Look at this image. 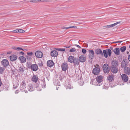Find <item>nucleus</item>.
Returning a JSON list of instances; mask_svg holds the SVG:
<instances>
[{
	"label": "nucleus",
	"instance_id": "obj_50",
	"mask_svg": "<svg viewBox=\"0 0 130 130\" xmlns=\"http://www.w3.org/2000/svg\"><path fill=\"white\" fill-rule=\"evenodd\" d=\"M59 76L60 77L59 78V80H60V81H61L62 80V77L60 75H59Z\"/></svg>",
	"mask_w": 130,
	"mask_h": 130
},
{
	"label": "nucleus",
	"instance_id": "obj_25",
	"mask_svg": "<svg viewBox=\"0 0 130 130\" xmlns=\"http://www.w3.org/2000/svg\"><path fill=\"white\" fill-rule=\"evenodd\" d=\"M75 58L74 56H70L68 58V61L69 62L71 63H73L74 61Z\"/></svg>",
	"mask_w": 130,
	"mask_h": 130
},
{
	"label": "nucleus",
	"instance_id": "obj_14",
	"mask_svg": "<svg viewBox=\"0 0 130 130\" xmlns=\"http://www.w3.org/2000/svg\"><path fill=\"white\" fill-rule=\"evenodd\" d=\"M31 67V70L35 71H36L38 69V66L36 64H32Z\"/></svg>",
	"mask_w": 130,
	"mask_h": 130
},
{
	"label": "nucleus",
	"instance_id": "obj_7",
	"mask_svg": "<svg viewBox=\"0 0 130 130\" xmlns=\"http://www.w3.org/2000/svg\"><path fill=\"white\" fill-rule=\"evenodd\" d=\"M1 64L4 67L6 68L9 64L8 61L7 59H4L1 61Z\"/></svg>",
	"mask_w": 130,
	"mask_h": 130
},
{
	"label": "nucleus",
	"instance_id": "obj_26",
	"mask_svg": "<svg viewBox=\"0 0 130 130\" xmlns=\"http://www.w3.org/2000/svg\"><path fill=\"white\" fill-rule=\"evenodd\" d=\"M25 70V67L23 66H21L19 67V72L21 73H23L24 71Z\"/></svg>",
	"mask_w": 130,
	"mask_h": 130
},
{
	"label": "nucleus",
	"instance_id": "obj_5",
	"mask_svg": "<svg viewBox=\"0 0 130 130\" xmlns=\"http://www.w3.org/2000/svg\"><path fill=\"white\" fill-rule=\"evenodd\" d=\"M103 70L105 73H108L109 72L110 69L108 64H104L102 67Z\"/></svg>",
	"mask_w": 130,
	"mask_h": 130
},
{
	"label": "nucleus",
	"instance_id": "obj_12",
	"mask_svg": "<svg viewBox=\"0 0 130 130\" xmlns=\"http://www.w3.org/2000/svg\"><path fill=\"white\" fill-rule=\"evenodd\" d=\"M128 63V61L127 59H124L121 63L122 67L125 68V67H126V66H127Z\"/></svg>",
	"mask_w": 130,
	"mask_h": 130
},
{
	"label": "nucleus",
	"instance_id": "obj_63",
	"mask_svg": "<svg viewBox=\"0 0 130 130\" xmlns=\"http://www.w3.org/2000/svg\"><path fill=\"white\" fill-rule=\"evenodd\" d=\"M127 83L128 84H130V81L129 80V81L127 82Z\"/></svg>",
	"mask_w": 130,
	"mask_h": 130
},
{
	"label": "nucleus",
	"instance_id": "obj_61",
	"mask_svg": "<svg viewBox=\"0 0 130 130\" xmlns=\"http://www.w3.org/2000/svg\"><path fill=\"white\" fill-rule=\"evenodd\" d=\"M110 50L111 49L112 50L113 49V47L112 46H111L110 47Z\"/></svg>",
	"mask_w": 130,
	"mask_h": 130
},
{
	"label": "nucleus",
	"instance_id": "obj_60",
	"mask_svg": "<svg viewBox=\"0 0 130 130\" xmlns=\"http://www.w3.org/2000/svg\"><path fill=\"white\" fill-rule=\"evenodd\" d=\"M70 47V46H64L63 47H66V48H69Z\"/></svg>",
	"mask_w": 130,
	"mask_h": 130
},
{
	"label": "nucleus",
	"instance_id": "obj_51",
	"mask_svg": "<svg viewBox=\"0 0 130 130\" xmlns=\"http://www.w3.org/2000/svg\"><path fill=\"white\" fill-rule=\"evenodd\" d=\"M122 42V41H119L114 42H113V43H119Z\"/></svg>",
	"mask_w": 130,
	"mask_h": 130
},
{
	"label": "nucleus",
	"instance_id": "obj_11",
	"mask_svg": "<svg viewBox=\"0 0 130 130\" xmlns=\"http://www.w3.org/2000/svg\"><path fill=\"white\" fill-rule=\"evenodd\" d=\"M61 67L62 71H66L68 68L67 63L65 62L63 63L61 65Z\"/></svg>",
	"mask_w": 130,
	"mask_h": 130
},
{
	"label": "nucleus",
	"instance_id": "obj_42",
	"mask_svg": "<svg viewBox=\"0 0 130 130\" xmlns=\"http://www.w3.org/2000/svg\"><path fill=\"white\" fill-rule=\"evenodd\" d=\"M26 84L25 81L24 80L21 83V85L26 86Z\"/></svg>",
	"mask_w": 130,
	"mask_h": 130
},
{
	"label": "nucleus",
	"instance_id": "obj_49",
	"mask_svg": "<svg viewBox=\"0 0 130 130\" xmlns=\"http://www.w3.org/2000/svg\"><path fill=\"white\" fill-rule=\"evenodd\" d=\"M20 54H21L22 55H24V53L22 51H21L19 53Z\"/></svg>",
	"mask_w": 130,
	"mask_h": 130
},
{
	"label": "nucleus",
	"instance_id": "obj_43",
	"mask_svg": "<svg viewBox=\"0 0 130 130\" xmlns=\"http://www.w3.org/2000/svg\"><path fill=\"white\" fill-rule=\"evenodd\" d=\"M19 32L20 33H24L25 32V31L22 29H19Z\"/></svg>",
	"mask_w": 130,
	"mask_h": 130
},
{
	"label": "nucleus",
	"instance_id": "obj_4",
	"mask_svg": "<svg viewBox=\"0 0 130 130\" xmlns=\"http://www.w3.org/2000/svg\"><path fill=\"white\" fill-rule=\"evenodd\" d=\"M94 67L95 68L93 69L92 73L94 75H98L100 72V66L99 64H96Z\"/></svg>",
	"mask_w": 130,
	"mask_h": 130
},
{
	"label": "nucleus",
	"instance_id": "obj_30",
	"mask_svg": "<svg viewBox=\"0 0 130 130\" xmlns=\"http://www.w3.org/2000/svg\"><path fill=\"white\" fill-rule=\"evenodd\" d=\"M13 88L14 89L16 88L19 86V84L18 82H15L13 83Z\"/></svg>",
	"mask_w": 130,
	"mask_h": 130
},
{
	"label": "nucleus",
	"instance_id": "obj_23",
	"mask_svg": "<svg viewBox=\"0 0 130 130\" xmlns=\"http://www.w3.org/2000/svg\"><path fill=\"white\" fill-rule=\"evenodd\" d=\"M17 56L16 55H13L10 56V59L12 61H13L16 60L17 58Z\"/></svg>",
	"mask_w": 130,
	"mask_h": 130
},
{
	"label": "nucleus",
	"instance_id": "obj_2",
	"mask_svg": "<svg viewBox=\"0 0 130 130\" xmlns=\"http://www.w3.org/2000/svg\"><path fill=\"white\" fill-rule=\"evenodd\" d=\"M103 55H102V56L103 57L104 56L105 58H107L108 57V55L109 56H111V51L110 49H107L106 50H104L103 51Z\"/></svg>",
	"mask_w": 130,
	"mask_h": 130
},
{
	"label": "nucleus",
	"instance_id": "obj_45",
	"mask_svg": "<svg viewBox=\"0 0 130 130\" xmlns=\"http://www.w3.org/2000/svg\"><path fill=\"white\" fill-rule=\"evenodd\" d=\"M4 70L5 69H3L2 67H0V73L3 72Z\"/></svg>",
	"mask_w": 130,
	"mask_h": 130
},
{
	"label": "nucleus",
	"instance_id": "obj_41",
	"mask_svg": "<svg viewBox=\"0 0 130 130\" xmlns=\"http://www.w3.org/2000/svg\"><path fill=\"white\" fill-rule=\"evenodd\" d=\"M87 52V51L86 50L84 49L83 48L82 50V52L84 54H85L86 52Z\"/></svg>",
	"mask_w": 130,
	"mask_h": 130
},
{
	"label": "nucleus",
	"instance_id": "obj_55",
	"mask_svg": "<svg viewBox=\"0 0 130 130\" xmlns=\"http://www.w3.org/2000/svg\"><path fill=\"white\" fill-rule=\"evenodd\" d=\"M17 49H18V50H23V48H21V47H17Z\"/></svg>",
	"mask_w": 130,
	"mask_h": 130
},
{
	"label": "nucleus",
	"instance_id": "obj_10",
	"mask_svg": "<svg viewBox=\"0 0 130 130\" xmlns=\"http://www.w3.org/2000/svg\"><path fill=\"white\" fill-rule=\"evenodd\" d=\"M35 55L38 58H41L43 56V53L40 51H38L35 53Z\"/></svg>",
	"mask_w": 130,
	"mask_h": 130
},
{
	"label": "nucleus",
	"instance_id": "obj_59",
	"mask_svg": "<svg viewBox=\"0 0 130 130\" xmlns=\"http://www.w3.org/2000/svg\"><path fill=\"white\" fill-rule=\"evenodd\" d=\"M2 84V82L1 81V79H0V86H1Z\"/></svg>",
	"mask_w": 130,
	"mask_h": 130
},
{
	"label": "nucleus",
	"instance_id": "obj_46",
	"mask_svg": "<svg viewBox=\"0 0 130 130\" xmlns=\"http://www.w3.org/2000/svg\"><path fill=\"white\" fill-rule=\"evenodd\" d=\"M49 1L48 0H39V1H40L41 2H49Z\"/></svg>",
	"mask_w": 130,
	"mask_h": 130
},
{
	"label": "nucleus",
	"instance_id": "obj_56",
	"mask_svg": "<svg viewBox=\"0 0 130 130\" xmlns=\"http://www.w3.org/2000/svg\"><path fill=\"white\" fill-rule=\"evenodd\" d=\"M128 59L129 61L130 62V55H129L128 56Z\"/></svg>",
	"mask_w": 130,
	"mask_h": 130
},
{
	"label": "nucleus",
	"instance_id": "obj_15",
	"mask_svg": "<svg viewBox=\"0 0 130 130\" xmlns=\"http://www.w3.org/2000/svg\"><path fill=\"white\" fill-rule=\"evenodd\" d=\"M122 79V80L125 82H126L128 79V76L125 74H122L121 76Z\"/></svg>",
	"mask_w": 130,
	"mask_h": 130
},
{
	"label": "nucleus",
	"instance_id": "obj_13",
	"mask_svg": "<svg viewBox=\"0 0 130 130\" xmlns=\"http://www.w3.org/2000/svg\"><path fill=\"white\" fill-rule=\"evenodd\" d=\"M89 58L90 59L92 60L94 57V52L93 50H89Z\"/></svg>",
	"mask_w": 130,
	"mask_h": 130
},
{
	"label": "nucleus",
	"instance_id": "obj_62",
	"mask_svg": "<svg viewBox=\"0 0 130 130\" xmlns=\"http://www.w3.org/2000/svg\"><path fill=\"white\" fill-rule=\"evenodd\" d=\"M24 91H25V92L26 93H27V92H28V91H27V90H24Z\"/></svg>",
	"mask_w": 130,
	"mask_h": 130
},
{
	"label": "nucleus",
	"instance_id": "obj_39",
	"mask_svg": "<svg viewBox=\"0 0 130 130\" xmlns=\"http://www.w3.org/2000/svg\"><path fill=\"white\" fill-rule=\"evenodd\" d=\"M39 0H31L30 1V2H32L34 3H37L39 2Z\"/></svg>",
	"mask_w": 130,
	"mask_h": 130
},
{
	"label": "nucleus",
	"instance_id": "obj_36",
	"mask_svg": "<svg viewBox=\"0 0 130 130\" xmlns=\"http://www.w3.org/2000/svg\"><path fill=\"white\" fill-rule=\"evenodd\" d=\"M73 87L71 86V85L69 84H68V85H67V87L66 89H71L73 88Z\"/></svg>",
	"mask_w": 130,
	"mask_h": 130
},
{
	"label": "nucleus",
	"instance_id": "obj_22",
	"mask_svg": "<svg viewBox=\"0 0 130 130\" xmlns=\"http://www.w3.org/2000/svg\"><path fill=\"white\" fill-rule=\"evenodd\" d=\"M34 82L36 83L38 80V77L37 75L33 74L31 79Z\"/></svg>",
	"mask_w": 130,
	"mask_h": 130
},
{
	"label": "nucleus",
	"instance_id": "obj_31",
	"mask_svg": "<svg viewBox=\"0 0 130 130\" xmlns=\"http://www.w3.org/2000/svg\"><path fill=\"white\" fill-rule=\"evenodd\" d=\"M26 88V86H25L21 85L20 87V90L21 91L23 92L25 90Z\"/></svg>",
	"mask_w": 130,
	"mask_h": 130
},
{
	"label": "nucleus",
	"instance_id": "obj_9",
	"mask_svg": "<svg viewBox=\"0 0 130 130\" xmlns=\"http://www.w3.org/2000/svg\"><path fill=\"white\" fill-rule=\"evenodd\" d=\"M107 79L109 82V84L110 85L111 87L114 86V85H112V81L113 80V76L112 75H109L107 77Z\"/></svg>",
	"mask_w": 130,
	"mask_h": 130
},
{
	"label": "nucleus",
	"instance_id": "obj_16",
	"mask_svg": "<svg viewBox=\"0 0 130 130\" xmlns=\"http://www.w3.org/2000/svg\"><path fill=\"white\" fill-rule=\"evenodd\" d=\"M78 59L80 62H84L86 60V57L84 55L80 56L79 57Z\"/></svg>",
	"mask_w": 130,
	"mask_h": 130
},
{
	"label": "nucleus",
	"instance_id": "obj_44",
	"mask_svg": "<svg viewBox=\"0 0 130 130\" xmlns=\"http://www.w3.org/2000/svg\"><path fill=\"white\" fill-rule=\"evenodd\" d=\"M81 80L82 81H80V80L79 81L78 80V83H79V85H82L83 84V82L82 80Z\"/></svg>",
	"mask_w": 130,
	"mask_h": 130
},
{
	"label": "nucleus",
	"instance_id": "obj_38",
	"mask_svg": "<svg viewBox=\"0 0 130 130\" xmlns=\"http://www.w3.org/2000/svg\"><path fill=\"white\" fill-rule=\"evenodd\" d=\"M76 49L74 48H72L70 50L69 52H75L76 51Z\"/></svg>",
	"mask_w": 130,
	"mask_h": 130
},
{
	"label": "nucleus",
	"instance_id": "obj_57",
	"mask_svg": "<svg viewBox=\"0 0 130 130\" xmlns=\"http://www.w3.org/2000/svg\"><path fill=\"white\" fill-rule=\"evenodd\" d=\"M23 51L25 52L28 51V50L26 49H23Z\"/></svg>",
	"mask_w": 130,
	"mask_h": 130
},
{
	"label": "nucleus",
	"instance_id": "obj_6",
	"mask_svg": "<svg viewBox=\"0 0 130 130\" xmlns=\"http://www.w3.org/2000/svg\"><path fill=\"white\" fill-rule=\"evenodd\" d=\"M27 55H26L25 57L27 60H31L32 59V56L34 55V53L32 52H28L27 53Z\"/></svg>",
	"mask_w": 130,
	"mask_h": 130
},
{
	"label": "nucleus",
	"instance_id": "obj_18",
	"mask_svg": "<svg viewBox=\"0 0 130 130\" xmlns=\"http://www.w3.org/2000/svg\"><path fill=\"white\" fill-rule=\"evenodd\" d=\"M51 56L53 57H56L58 55L57 52L55 50H53L51 52Z\"/></svg>",
	"mask_w": 130,
	"mask_h": 130
},
{
	"label": "nucleus",
	"instance_id": "obj_19",
	"mask_svg": "<svg viewBox=\"0 0 130 130\" xmlns=\"http://www.w3.org/2000/svg\"><path fill=\"white\" fill-rule=\"evenodd\" d=\"M95 52L96 54L98 55H103V52L102 50L98 48L95 50Z\"/></svg>",
	"mask_w": 130,
	"mask_h": 130
},
{
	"label": "nucleus",
	"instance_id": "obj_21",
	"mask_svg": "<svg viewBox=\"0 0 130 130\" xmlns=\"http://www.w3.org/2000/svg\"><path fill=\"white\" fill-rule=\"evenodd\" d=\"M124 71L125 73L129 75L130 74V68L127 67H125L124 69Z\"/></svg>",
	"mask_w": 130,
	"mask_h": 130
},
{
	"label": "nucleus",
	"instance_id": "obj_1",
	"mask_svg": "<svg viewBox=\"0 0 130 130\" xmlns=\"http://www.w3.org/2000/svg\"><path fill=\"white\" fill-rule=\"evenodd\" d=\"M111 64L110 68L111 72L113 73H117L118 71V67L119 64L118 61L116 60H113L111 63Z\"/></svg>",
	"mask_w": 130,
	"mask_h": 130
},
{
	"label": "nucleus",
	"instance_id": "obj_28",
	"mask_svg": "<svg viewBox=\"0 0 130 130\" xmlns=\"http://www.w3.org/2000/svg\"><path fill=\"white\" fill-rule=\"evenodd\" d=\"M28 90L30 91H32L34 90V88L32 85V84H30L28 85Z\"/></svg>",
	"mask_w": 130,
	"mask_h": 130
},
{
	"label": "nucleus",
	"instance_id": "obj_34",
	"mask_svg": "<svg viewBox=\"0 0 130 130\" xmlns=\"http://www.w3.org/2000/svg\"><path fill=\"white\" fill-rule=\"evenodd\" d=\"M27 67L29 69H30L31 66V63L30 62H27Z\"/></svg>",
	"mask_w": 130,
	"mask_h": 130
},
{
	"label": "nucleus",
	"instance_id": "obj_3",
	"mask_svg": "<svg viewBox=\"0 0 130 130\" xmlns=\"http://www.w3.org/2000/svg\"><path fill=\"white\" fill-rule=\"evenodd\" d=\"M103 80V77L102 75L98 76L96 78V82L94 85L96 86H100L102 84L101 83Z\"/></svg>",
	"mask_w": 130,
	"mask_h": 130
},
{
	"label": "nucleus",
	"instance_id": "obj_40",
	"mask_svg": "<svg viewBox=\"0 0 130 130\" xmlns=\"http://www.w3.org/2000/svg\"><path fill=\"white\" fill-rule=\"evenodd\" d=\"M39 67H42L43 66V64L42 61L39 62L38 64Z\"/></svg>",
	"mask_w": 130,
	"mask_h": 130
},
{
	"label": "nucleus",
	"instance_id": "obj_54",
	"mask_svg": "<svg viewBox=\"0 0 130 130\" xmlns=\"http://www.w3.org/2000/svg\"><path fill=\"white\" fill-rule=\"evenodd\" d=\"M74 45L75 46H77V47H78V48H81V47L80 46H79V45H78L75 44Z\"/></svg>",
	"mask_w": 130,
	"mask_h": 130
},
{
	"label": "nucleus",
	"instance_id": "obj_33",
	"mask_svg": "<svg viewBox=\"0 0 130 130\" xmlns=\"http://www.w3.org/2000/svg\"><path fill=\"white\" fill-rule=\"evenodd\" d=\"M120 22H116L113 24L110 25V27H114V26H116V25L120 23Z\"/></svg>",
	"mask_w": 130,
	"mask_h": 130
},
{
	"label": "nucleus",
	"instance_id": "obj_32",
	"mask_svg": "<svg viewBox=\"0 0 130 130\" xmlns=\"http://www.w3.org/2000/svg\"><path fill=\"white\" fill-rule=\"evenodd\" d=\"M126 49V46H123L120 48V51L121 52L123 53L125 51Z\"/></svg>",
	"mask_w": 130,
	"mask_h": 130
},
{
	"label": "nucleus",
	"instance_id": "obj_47",
	"mask_svg": "<svg viewBox=\"0 0 130 130\" xmlns=\"http://www.w3.org/2000/svg\"><path fill=\"white\" fill-rule=\"evenodd\" d=\"M19 29H16L13 31V32L14 33H17L19 32Z\"/></svg>",
	"mask_w": 130,
	"mask_h": 130
},
{
	"label": "nucleus",
	"instance_id": "obj_58",
	"mask_svg": "<svg viewBox=\"0 0 130 130\" xmlns=\"http://www.w3.org/2000/svg\"><path fill=\"white\" fill-rule=\"evenodd\" d=\"M12 53V52L11 51H9V52H8L7 53L8 54H10L11 53Z\"/></svg>",
	"mask_w": 130,
	"mask_h": 130
},
{
	"label": "nucleus",
	"instance_id": "obj_37",
	"mask_svg": "<svg viewBox=\"0 0 130 130\" xmlns=\"http://www.w3.org/2000/svg\"><path fill=\"white\" fill-rule=\"evenodd\" d=\"M42 81L43 83V85L42 84V85L43 86V88H44L46 87V84L45 83V81L44 79Z\"/></svg>",
	"mask_w": 130,
	"mask_h": 130
},
{
	"label": "nucleus",
	"instance_id": "obj_8",
	"mask_svg": "<svg viewBox=\"0 0 130 130\" xmlns=\"http://www.w3.org/2000/svg\"><path fill=\"white\" fill-rule=\"evenodd\" d=\"M35 86L37 89V90L38 91H41L42 88H43V86L42 85V84L40 85V83L39 82H38L37 83L35 84Z\"/></svg>",
	"mask_w": 130,
	"mask_h": 130
},
{
	"label": "nucleus",
	"instance_id": "obj_52",
	"mask_svg": "<svg viewBox=\"0 0 130 130\" xmlns=\"http://www.w3.org/2000/svg\"><path fill=\"white\" fill-rule=\"evenodd\" d=\"M19 92V90H17L15 91V93L16 94L18 93Z\"/></svg>",
	"mask_w": 130,
	"mask_h": 130
},
{
	"label": "nucleus",
	"instance_id": "obj_29",
	"mask_svg": "<svg viewBox=\"0 0 130 130\" xmlns=\"http://www.w3.org/2000/svg\"><path fill=\"white\" fill-rule=\"evenodd\" d=\"M77 28V27L76 26H70L69 27H62V29H67L68 28Z\"/></svg>",
	"mask_w": 130,
	"mask_h": 130
},
{
	"label": "nucleus",
	"instance_id": "obj_27",
	"mask_svg": "<svg viewBox=\"0 0 130 130\" xmlns=\"http://www.w3.org/2000/svg\"><path fill=\"white\" fill-rule=\"evenodd\" d=\"M79 59L78 58H75L74 61L73 63L74 65H76L77 66L79 64Z\"/></svg>",
	"mask_w": 130,
	"mask_h": 130
},
{
	"label": "nucleus",
	"instance_id": "obj_64",
	"mask_svg": "<svg viewBox=\"0 0 130 130\" xmlns=\"http://www.w3.org/2000/svg\"><path fill=\"white\" fill-rule=\"evenodd\" d=\"M11 71H12V72L13 73V74H14V72H15V71H14V70H11Z\"/></svg>",
	"mask_w": 130,
	"mask_h": 130
},
{
	"label": "nucleus",
	"instance_id": "obj_24",
	"mask_svg": "<svg viewBox=\"0 0 130 130\" xmlns=\"http://www.w3.org/2000/svg\"><path fill=\"white\" fill-rule=\"evenodd\" d=\"M113 51L116 55H118L120 54V49L119 48H116Z\"/></svg>",
	"mask_w": 130,
	"mask_h": 130
},
{
	"label": "nucleus",
	"instance_id": "obj_35",
	"mask_svg": "<svg viewBox=\"0 0 130 130\" xmlns=\"http://www.w3.org/2000/svg\"><path fill=\"white\" fill-rule=\"evenodd\" d=\"M55 49L57 50L60 51H64L65 50V49L64 48H56Z\"/></svg>",
	"mask_w": 130,
	"mask_h": 130
},
{
	"label": "nucleus",
	"instance_id": "obj_17",
	"mask_svg": "<svg viewBox=\"0 0 130 130\" xmlns=\"http://www.w3.org/2000/svg\"><path fill=\"white\" fill-rule=\"evenodd\" d=\"M48 66L51 67L54 65V64L52 60H50L48 61L47 63Z\"/></svg>",
	"mask_w": 130,
	"mask_h": 130
},
{
	"label": "nucleus",
	"instance_id": "obj_48",
	"mask_svg": "<svg viewBox=\"0 0 130 130\" xmlns=\"http://www.w3.org/2000/svg\"><path fill=\"white\" fill-rule=\"evenodd\" d=\"M104 27H106L107 28H109L110 27V25H107L106 26H103Z\"/></svg>",
	"mask_w": 130,
	"mask_h": 130
},
{
	"label": "nucleus",
	"instance_id": "obj_20",
	"mask_svg": "<svg viewBox=\"0 0 130 130\" xmlns=\"http://www.w3.org/2000/svg\"><path fill=\"white\" fill-rule=\"evenodd\" d=\"M26 58L23 56H21L20 57L19 59L20 61L22 63L25 62L26 61Z\"/></svg>",
	"mask_w": 130,
	"mask_h": 130
},
{
	"label": "nucleus",
	"instance_id": "obj_53",
	"mask_svg": "<svg viewBox=\"0 0 130 130\" xmlns=\"http://www.w3.org/2000/svg\"><path fill=\"white\" fill-rule=\"evenodd\" d=\"M12 48L14 50H18V49H17V47H12Z\"/></svg>",
	"mask_w": 130,
	"mask_h": 130
}]
</instances>
